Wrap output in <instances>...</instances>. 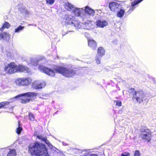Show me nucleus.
<instances>
[{"label": "nucleus", "instance_id": "c85d7f7f", "mask_svg": "<svg viewBox=\"0 0 156 156\" xmlns=\"http://www.w3.org/2000/svg\"><path fill=\"white\" fill-rule=\"evenodd\" d=\"M55 0H46V2L47 4L52 5L55 2Z\"/></svg>", "mask_w": 156, "mask_h": 156}, {"label": "nucleus", "instance_id": "7ed1b4c3", "mask_svg": "<svg viewBox=\"0 0 156 156\" xmlns=\"http://www.w3.org/2000/svg\"><path fill=\"white\" fill-rule=\"evenodd\" d=\"M94 14V10L89 6H86L85 9L79 8V16L82 17L83 19H87L89 16H93Z\"/></svg>", "mask_w": 156, "mask_h": 156}, {"label": "nucleus", "instance_id": "f704fd0d", "mask_svg": "<svg viewBox=\"0 0 156 156\" xmlns=\"http://www.w3.org/2000/svg\"><path fill=\"white\" fill-rule=\"evenodd\" d=\"M25 13L27 14H28L29 13V12L27 10H26L25 11Z\"/></svg>", "mask_w": 156, "mask_h": 156}, {"label": "nucleus", "instance_id": "9d476101", "mask_svg": "<svg viewBox=\"0 0 156 156\" xmlns=\"http://www.w3.org/2000/svg\"><path fill=\"white\" fill-rule=\"evenodd\" d=\"M121 7V5L114 1L110 2L109 4V7L110 10L114 12H116L118 11Z\"/></svg>", "mask_w": 156, "mask_h": 156}, {"label": "nucleus", "instance_id": "2f4dec72", "mask_svg": "<svg viewBox=\"0 0 156 156\" xmlns=\"http://www.w3.org/2000/svg\"><path fill=\"white\" fill-rule=\"evenodd\" d=\"M140 151L138 150H136L134 153V156H140Z\"/></svg>", "mask_w": 156, "mask_h": 156}, {"label": "nucleus", "instance_id": "cd10ccee", "mask_svg": "<svg viewBox=\"0 0 156 156\" xmlns=\"http://www.w3.org/2000/svg\"><path fill=\"white\" fill-rule=\"evenodd\" d=\"M124 64V62H120L119 64H115V67H119L122 66Z\"/></svg>", "mask_w": 156, "mask_h": 156}, {"label": "nucleus", "instance_id": "39448f33", "mask_svg": "<svg viewBox=\"0 0 156 156\" xmlns=\"http://www.w3.org/2000/svg\"><path fill=\"white\" fill-rule=\"evenodd\" d=\"M140 132L141 133L140 134V136L143 140L147 142H149L151 140V133L149 129L145 128H142L140 129Z\"/></svg>", "mask_w": 156, "mask_h": 156}, {"label": "nucleus", "instance_id": "c9c22d12", "mask_svg": "<svg viewBox=\"0 0 156 156\" xmlns=\"http://www.w3.org/2000/svg\"><path fill=\"white\" fill-rule=\"evenodd\" d=\"M80 25V24L79 23V24H78V25H79V26Z\"/></svg>", "mask_w": 156, "mask_h": 156}, {"label": "nucleus", "instance_id": "7c9ffc66", "mask_svg": "<svg viewBox=\"0 0 156 156\" xmlns=\"http://www.w3.org/2000/svg\"><path fill=\"white\" fill-rule=\"evenodd\" d=\"M130 154L129 152H125L121 154V156H129Z\"/></svg>", "mask_w": 156, "mask_h": 156}, {"label": "nucleus", "instance_id": "c756f323", "mask_svg": "<svg viewBox=\"0 0 156 156\" xmlns=\"http://www.w3.org/2000/svg\"><path fill=\"white\" fill-rule=\"evenodd\" d=\"M114 102L116 103V105L117 106H120L122 105V102L120 101H115Z\"/></svg>", "mask_w": 156, "mask_h": 156}, {"label": "nucleus", "instance_id": "5701e85b", "mask_svg": "<svg viewBox=\"0 0 156 156\" xmlns=\"http://www.w3.org/2000/svg\"><path fill=\"white\" fill-rule=\"evenodd\" d=\"M10 24L8 22L5 21L2 27L0 28V31H3V29L5 28L8 29L10 27Z\"/></svg>", "mask_w": 156, "mask_h": 156}, {"label": "nucleus", "instance_id": "aec40b11", "mask_svg": "<svg viewBox=\"0 0 156 156\" xmlns=\"http://www.w3.org/2000/svg\"><path fill=\"white\" fill-rule=\"evenodd\" d=\"M16 152L15 149H12L9 151L6 156L4 154H2L1 156H16Z\"/></svg>", "mask_w": 156, "mask_h": 156}, {"label": "nucleus", "instance_id": "72a5a7b5", "mask_svg": "<svg viewBox=\"0 0 156 156\" xmlns=\"http://www.w3.org/2000/svg\"><path fill=\"white\" fill-rule=\"evenodd\" d=\"M78 10V8H76L75 9V10H73V12L75 14V15H76V11Z\"/></svg>", "mask_w": 156, "mask_h": 156}, {"label": "nucleus", "instance_id": "9b49d317", "mask_svg": "<svg viewBox=\"0 0 156 156\" xmlns=\"http://www.w3.org/2000/svg\"><path fill=\"white\" fill-rule=\"evenodd\" d=\"M95 25L98 27L103 28L108 25V22L103 20H98L95 23Z\"/></svg>", "mask_w": 156, "mask_h": 156}, {"label": "nucleus", "instance_id": "20e7f679", "mask_svg": "<svg viewBox=\"0 0 156 156\" xmlns=\"http://www.w3.org/2000/svg\"><path fill=\"white\" fill-rule=\"evenodd\" d=\"M38 94L37 93H34V92H29L23 94H21L16 96L14 98H16L17 97L22 96H25L22 98L20 101V102L22 104H26L29 102L31 100L30 98H33L35 97Z\"/></svg>", "mask_w": 156, "mask_h": 156}, {"label": "nucleus", "instance_id": "393cba45", "mask_svg": "<svg viewBox=\"0 0 156 156\" xmlns=\"http://www.w3.org/2000/svg\"><path fill=\"white\" fill-rule=\"evenodd\" d=\"M28 116L29 119L30 121H33L35 120V116L31 112H30L29 113Z\"/></svg>", "mask_w": 156, "mask_h": 156}, {"label": "nucleus", "instance_id": "a211bd4d", "mask_svg": "<svg viewBox=\"0 0 156 156\" xmlns=\"http://www.w3.org/2000/svg\"><path fill=\"white\" fill-rule=\"evenodd\" d=\"M64 8L67 11H70L73 9L74 8L73 5L70 3L67 2L64 5Z\"/></svg>", "mask_w": 156, "mask_h": 156}, {"label": "nucleus", "instance_id": "2eb2a0df", "mask_svg": "<svg viewBox=\"0 0 156 156\" xmlns=\"http://www.w3.org/2000/svg\"><path fill=\"white\" fill-rule=\"evenodd\" d=\"M10 35L8 33L5 32L0 33V39L8 41L10 38Z\"/></svg>", "mask_w": 156, "mask_h": 156}, {"label": "nucleus", "instance_id": "6ab92c4d", "mask_svg": "<svg viewBox=\"0 0 156 156\" xmlns=\"http://www.w3.org/2000/svg\"><path fill=\"white\" fill-rule=\"evenodd\" d=\"M116 12H117V16L120 18L123 16L125 12V10L122 9L121 7L120 8H119V9Z\"/></svg>", "mask_w": 156, "mask_h": 156}, {"label": "nucleus", "instance_id": "a878e982", "mask_svg": "<svg viewBox=\"0 0 156 156\" xmlns=\"http://www.w3.org/2000/svg\"><path fill=\"white\" fill-rule=\"evenodd\" d=\"M20 122H18V126L19 127L16 128V132L18 134H20L23 129V128L22 127H20Z\"/></svg>", "mask_w": 156, "mask_h": 156}, {"label": "nucleus", "instance_id": "f8f14e48", "mask_svg": "<svg viewBox=\"0 0 156 156\" xmlns=\"http://www.w3.org/2000/svg\"><path fill=\"white\" fill-rule=\"evenodd\" d=\"M10 102H8L6 101H2L0 102V108H9V109L13 110L14 108V106H12L9 107V104Z\"/></svg>", "mask_w": 156, "mask_h": 156}, {"label": "nucleus", "instance_id": "412c9836", "mask_svg": "<svg viewBox=\"0 0 156 156\" xmlns=\"http://www.w3.org/2000/svg\"><path fill=\"white\" fill-rule=\"evenodd\" d=\"M89 151L88 150H84L82 151L79 149V155L80 156H88L89 154Z\"/></svg>", "mask_w": 156, "mask_h": 156}, {"label": "nucleus", "instance_id": "f3484780", "mask_svg": "<svg viewBox=\"0 0 156 156\" xmlns=\"http://www.w3.org/2000/svg\"><path fill=\"white\" fill-rule=\"evenodd\" d=\"M143 0H134L133 2H132V7L130 8L128 12L129 13H130L135 9V6L138 4Z\"/></svg>", "mask_w": 156, "mask_h": 156}, {"label": "nucleus", "instance_id": "f257e3e1", "mask_svg": "<svg viewBox=\"0 0 156 156\" xmlns=\"http://www.w3.org/2000/svg\"><path fill=\"white\" fill-rule=\"evenodd\" d=\"M38 69L40 71L52 77L55 76V72L67 77H72L76 73L75 71L71 69L59 66H55L54 68V70L42 65H39Z\"/></svg>", "mask_w": 156, "mask_h": 156}, {"label": "nucleus", "instance_id": "4468645a", "mask_svg": "<svg viewBox=\"0 0 156 156\" xmlns=\"http://www.w3.org/2000/svg\"><path fill=\"white\" fill-rule=\"evenodd\" d=\"M88 45L93 50H95L97 46L96 42L92 38L88 39Z\"/></svg>", "mask_w": 156, "mask_h": 156}, {"label": "nucleus", "instance_id": "ddd939ff", "mask_svg": "<svg viewBox=\"0 0 156 156\" xmlns=\"http://www.w3.org/2000/svg\"><path fill=\"white\" fill-rule=\"evenodd\" d=\"M29 69L26 66L22 65H16V72H28L29 71Z\"/></svg>", "mask_w": 156, "mask_h": 156}, {"label": "nucleus", "instance_id": "473e14b6", "mask_svg": "<svg viewBox=\"0 0 156 156\" xmlns=\"http://www.w3.org/2000/svg\"><path fill=\"white\" fill-rule=\"evenodd\" d=\"M88 156H99L98 155L96 154H89Z\"/></svg>", "mask_w": 156, "mask_h": 156}, {"label": "nucleus", "instance_id": "423d86ee", "mask_svg": "<svg viewBox=\"0 0 156 156\" xmlns=\"http://www.w3.org/2000/svg\"><path fill=\"white\" fill-rule=\"evenodd\" d=\"M31 79L29 77L19 78L15 80L16 84L19 86H27L30 84Z\"/></svg>", "mask_w": 156, "mask_h": 156}, {"label": "nucleus", "instance_id": "bb28decb", "mask_svg": "<svg viewBox=\"0 0 156 156\" xmlns=\"http://www.w3.org/2000/svg\"><path fill=\"white\" fill-rule=\"evenodd\" d=\"M23 26H19L18 27L16 28L15 30V32H18L20 30H22L24 28Z\"/></svg>", "mask_w": 156, "mask_h": 156}, {"label": "nucleus", "instance_id": "0eeeda50", "mask_svg": "<svg viewBox=\"0 0 156 156\" xmlns=\"http://www.w3.org/2000/svg\"><path fill=\"white\" fill-rule=\"evenodd\" d=\"M145 96L144 92L142 90L135 91L133 94V99H135L140 103L142 102L143 101V98Z\"/></svg>", "mask_w": 156, "mask_h": 156}, {"label": "nucleus", "instance_id": "6e6552de", "mask_svg": "<svg viewBox=\"0 0 156 156\" xmlns=\"http://www.w3.org/2000/svg\"><path fill=\"white\" fill-rule=\"evenodd\" d=\"M16 65L14 62H11L4 68V70L7 73L12 74L16 72Z\"/></svg>", "mask_w": 156, "mask_h": 156}, {"label": "nucleus", "instance_id": "1a4fd4ad", "mask_svg": "<svg viewBox=\"0 0 156 156\" xmlns=\"http://www.w3.org/2000/svg\"><path fill=\"white\" fill-rule=\"evenodd\" d=\"M105 51L104 49L102 47L99 48L98 50V54L96 55L95 60L96 63L100 64L102 57L105 55Z\"/></svg>", "mask_w": 156, "mask_h": 156}, {"label": "nucleus", "instance_id": "dca6fc26", "mask_svg": "<svg viewBox=\"0 0 156 156\" xmlns=\"http://www.w3.org/2000/svg\"><path fill=\"white\" fill-rule=\"evenodd\" d=\"M64 18L66 24H69L74 23L73 17L71 15H66Z\"/></svg>", "mask_w": 156, "mask_h": 156}, {"label": "nucleus", "instance_id": "b1692460", "mask_svg": "<svg viewBox=\"0 0 156 156\" xmlns=\"http://www.w3.org/2000/svg\"><path fill=\"white\" fill-rule=\"evenodd\" d=\"M33 87L34 88L36 89H41L43 87V85L42 83H40L37 84H33Z\"/></svg>", "mask_w": 156, "mask_h": 156}, {"label": "nucleus", "instance_id": "f03ea898", "mask_svg": "<svg viewBox=\"0 0 156 156\" xmlns=\"http://www.w3.org/2000/svg\"><path fill=\"white\" fill-rule=\"evenodd\" d=\"M28 148V152L31 156H50L45 145L38 141L30 144Z\"/></svg>", "mask_w": 156, "mask_h": 156}, {"label": "nucleus", "instance_id": "4be33fe9", "mask_svg": "<svg viewBox=\"0 0 156 156\" xmlns=\"http://www.w3.org/2000/svg\"><path fill=\"white\" fill-rule=\"evenodd\" d=\"M36 136L37 137L39 140L44 142L47 144L49 145L50 144V143L48 141L47 138L46 136L44 137L41 135H38L37 136Z\"/></svg>", "mask_w": 156, "mask_h": 156}]
</instances>
